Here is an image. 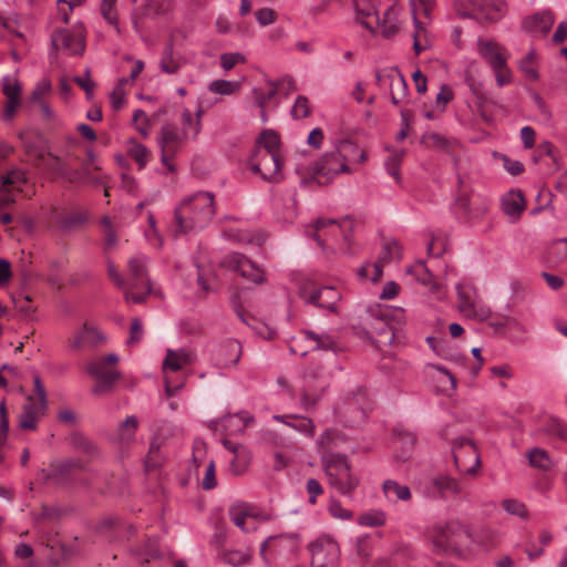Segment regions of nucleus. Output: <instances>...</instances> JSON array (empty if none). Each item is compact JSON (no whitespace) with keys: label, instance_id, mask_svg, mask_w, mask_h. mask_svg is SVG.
<instances>
[{"label":"nucleus","instance_id":"nucleus-1","mask_svg":"<svg viewBox=\"0 0 567 567\" xmlns=\"http://www.w3.org/2000/svg\"><path fill=\"white\" fill-rule=\"evenodd\" d=\"M216 214L215 196L210 192H196L181 200L174 210L175 236L200 230Z\"/></svg>","mask_w":567,"mask_h":567},{"label":"nucleus","instance_id":"nucleus-2","mask_svg":"<svg viewBox=\"0 0 567 567\" xmlns=\"http://www.w3.org/2000/svg\"><path fill=\"white\" fill-rule=\"evenodd\" d=\"M334 148L324 153L315 164L310 167V178L319 185L329 184L336 176L341 173L350 174L352 169L349 163L358 155V162L363 163L367 159V154L359 151L355 143L348 138H339L333 143Z\"/></svg>","mask_w":567,"mask_h":567},{"label":"nucleus","instance_id":"nucleus-3","mask_svg":"<svg viewBox=\"0 0 567 567\" xmlns=\"http://www.w3.org/2000/svg\"><path fill=\"white\" fill-rule=\"evenodd\" d=\"M427 537L440 554L461 553L468 549L473 535L460 519L437 522L427 528Z\"/></svg>","mask_w":567,"mask_h":567},{"label":"nucleus","instance_id":"nucleus-4","mask_svg":"<svg viewBox=\"0 0 567 567\" xmlns=\"http://www.w3.org/2000/svg\"><path fill=\"white\" fill-rule=\"evenodd\" d=\"M391 313L389 308L375 306L368 308L360 317L363 334L380 349L392 346L396 337V331L391 323Z\"/></svg>","mask_w":567,"mask_h":567},{"label":"nucleus","instance_id":"nucleus-5","mask_svg":"<svg viewBox=\"0 0 567 567\" xmlns=\"http://www.w3.org/2000/svg\"><path fill=\"white\" fill-rule=\"evenodd\" d=\"M321 463L329 484L341 495L351 496L359 486L360 478L352 473L347 455L326 452L321 457Z\"/></svg>","mask_w":567,"mask_h":567},{"label":"nucleus","instance_id":"nucleus-6","mask_svg":"<svg viewBox=\"0 0 567 567\" xmlns=\"http://www.w3.org/2000/svg\"><path fill=\"white\" fill-rule=\"evenodd\" d=\"M145 256L137 255L130 258L127 262L130 289L124 292L127 302L142 303L152 291Z\"/></svg>","mask_w":567,"mask_h":567},{"label":"nucleus","instance_id":"nucleus-7","mask_svg":"<svg viewBox=\"0 0 567 567\" xmlns=\"http://www.w3.org/2000/svg\"><path fill=\"white\" fill-rule=\"evenodd\" d=\"M117 362L118 357L114 353H110L86 365L89 375L96 380V384L92 388L93 394L100 395L112 389L113 384L120 378V372L110 365L116 364Z\"/></svg>","mask_w":567,"mask_h":567},{"label":"nucleus","instance_id":"nucleus-8","mask_svg":"<svg viewBox=\"0 0 567 567\" xmlns=\"http://www.w3.org/2000/svg\"><path fill=\"white\" fill-rule=\"evenodd\" d=\"M454 6L462 17H481L488 22L497 21L506 7L502 0H455Z\"/></svg>","mask_w":567,"mask_h":567},{"label":"nucleus","instance_id":"nucleus-9","mask_svg":"<svg viewBox=\"0 0 567 567\" xmlns=\"http://www.w3.org/2000/svg\"><path fill=\"white\" fill-rule=\"evenodd\" d=\"M300 546V536L297 533L269 536L260 545V556L264 560L275 557L289 559L293 557Z\"/></svg>","mask_w":567,"mask_h":567},{"label":"nucleus","instance_id":"nucleus-10","mask_svg":"<svg viewBox=\"0 0 567 567\" xmlns=\"http://www.w3.org/2000/svg\"><path fill=\"white\" fill-rule=\"evenodd\" d=\"M454 464L460 473L475 474L481 465L475 443L466 437H458L452 446Z\"/></svg>","mask_w":567,"mask_h":567},{"label":"nucleus","instance_id":"nucleus-11","mask_svg":"<svg viewBox=\"0 0 567 567\" xmlns=\"http://www.w3.org/2000/svg\"><path fill=\"white\" fill-rule=\"evenodd\" d=\"M312 567H337L340 558L338 543L330 536L322 535L309 545Z\"/></svg>","mask_w":567,"mask_h":567},{"label":"nucleus","instance_id":"nucleus-12","mask_svg":"<svg viewBox=\"0 0 567 567\" xmlns=\"http://www.w3.org/2000/svg\"><path fill=\"white\" fill-rule=\"evenodd\" d=\"M55 50H63L69 55H82L85 51V35L82 27L58 29L51 35Z\"/></svg>","mask_w":567,"mask_h":567},{"label":"nucleus","instance_id":"nucleus-13","mask_svg":"<svg viewBox=\"0 0 567 567\" xmlns=\"http://www.w3.org/2000/svg\"><path fill=\"white\" fill-rule=\"evenodd\" d=\"M250 166L255 173H260L262 178L269 182H279L281 174V155H276L269 151H254L250 157Z\"/></svg>","mask_w":567,"mask_h":567},{"label":"nucleus","instance_id":"nucleus-14","mask_svg":"<svg viewBox=\"0 0 567 567\" xmlns=\"http://www.w3.org/2000/svg\"><path fill=\"white\" fill-rule=\"evenodd\" d=\"M223 265L254 284L259 285L265 281L264 270L243 254L231 252L227 255Z\"/></svg>","mask_w":567,"mask_h":567},{"label":"nucleus","instance_id":"nucleus-15","mask_svg":"<svg viewBox=\"0 0 567 567\" xmlns=\"http://www.w3.org/2000/svg\"><path fill=\"white\" fill-rule=\"evenodd\" d=\"M300 297L306 303L336 313L338 312L337 305L341 299V293L331 286H323L318 289H312L311 291H308L307 287H303L300 290Z\"/></svg>","mask_w":567,"mask_h":567},{"label":"nucleus","instance_id":"nucleus-16","mask_svg":"<svg viewBox=\"0 0 567 567\" xmlns=\"http://www.w3.org/2000/svg\"><path fill=\"white\" fill-rule=\"evenodd\" d=\"M300 334L303 336V338L311 344L309 346V348L302 350L298 346V340L293 338V343L290 346V351L295 354H300L301 357H305L309 351H327L336 349V341L328 333H316L312 330H302Z\"/></svg>","mask_w":567,"mask_h":567},{"label":"nucleus","instance_id":"nucleus-17","mask_svg":"<svg viewBox=\"0 0 567 567\" xmlns=\"http://www.w3.org/2000/svg\"><path fill=\"white\" fill-rule=\"evenodd\" d=\"M2 93L7 97V104L3 111V120L10 121L21 102V85L19 81L11 75L2 79Z\"/></svg>","mask_w":567,"mask_h":567},{"label":"nucleus","instance_id":"nucleus-18","mask_svg":"<svg viewBox=\"0 0 567 567\" xmlns=\"http://www.w3.org/2000/svg\"><path fill=\"white\" fill-rule=\"evenodd\" d=\"M188 137L175 124L166 123L162 126L157 138L161 151L177 152Z\"/></svg>","mask_w":567,"mask_h":567},{"label":"nucleus","instance_id":"nucleus-19","mask_svg":"<svg viewBox=\"0 0 567 567\" xmlns=\"http://www.w3.org/2000/svg\"><path fill=\"white\" fill-rule=\"evenodd\" d=\"M478 53L488 63L491 69H499L507 63L506 50L494 41L478 39Z\"/></svg>","mask_w":567,"mask_h":567},{"label":"nucleus","instance_id":"nucleus-20","mask_svg":"<svg viewBox=\"0 0 567 567\" xmlns=\"http://www.w3.org/2000/svg\"><path fill=\"white\" fill-rule=\"evenodd\" d=\"M45 404L39 403L32 395L28 396V402L23 405L19 416V426L21 430H37L38 421L47 410Z\"/></svg>","mask_w":567,"mask_h":567},{"label":"nucleus","instance_id":"nucleus-21","mask_svg":"<svg viewBox=\"0 0 567 567\" xmlns=\"http://www.w3.org/2000/svg\"><path fill=\"white\" fill-rule=\"evenodd\" d=\"M390 80V96L393 105L409 102V86L406 80L398 68H392L388 74Z\"/></svg>","mask_w":567,"mask_h":567},{"label":"nucleus","instance_id":"nucleus-22","mask_svg":"<svg viewBox=\"0 0 567 567\" xmlns=\"http://www.w3.org/2000/svg\"><path fill=\"white\" fill-rule=\"evenodd\" d=\"M408 272L413 275L419 282L427 286L430 288V292L435 295L436 298L442 299L444 297V287L435 280L434 275L425 266L424 261H417L408 269Z\"/></svg>","mask_w":567,"mask_h":567},{"label":"nucleus","instance_id":"nucleus-23","mask_svg":"<svg viewBox=\"0 0 567 567\" xmlns=\"http://www.w3.org/2000/svg\"><path fill=\"white\" fill-rule=\"evenodd\" d=\"M554 22V14L550 11H543L526 17L522 22V27L532 34H546L551 29Z\"/></svg>","mask_w":567,"mask_h":567},{"label":"nucleus","instance_id":"nucleus-24","mask_svg":"<svg viewBox=\"0 0 567 567\" xmlns=\"http://www.w3.org/2000/svg\"><path fill=\"white\" fill-rule=\"evenodd\" d=\"M254 422V416L248 412H239L224 416L219 425L226 435L241 434Z\"/></svg>","mask_w":567,"mask_h":567},{"label":"nucleus","instance_id":"nucleus-25","mask_svg":"<svg viewBox=\"0 0 567 567\" xmlns=\"http://www.w3.org/2000/svg\"><path fill=\"white\" fill-rule=\"evenodd\" d=\"M158 65L161 71L167 74H176L182 68L183 58L175 52L172 40L165 45Z\"/></svg>","mask_w":567,"mask_h":567},{"label":"nucleus","instance_id":"nucleus-26","mask_svg":"<svg viewBox=\"0 0 567 567\" xmlns=\"http://www.w3.org/2000/svg\"><path fill=\"white\" fill-rule=\"evenodd\" d=\"M501 206L507 216L516 220L525 208V199L520 192H509L503 196Z\"/></svg>","mask_w":567,"mask_h":567},{"label":"nucleus","instance_id":"nucleus-27","mask_svg":"<svg viewBox=\"0 0 567 567\" xmlns=\"http://www.w3.org/2000/svg\"><path fill=\"white\" fill-rule=\"evenodd\" d=\"M382 492L390 502H409L412 498V493L408 485L400 484L391 478L383 481Z\"/></svg>","mask_w":567,"mask_h":567},{"label":"nucleus","instance_id":"nucleus-28","mask_svg":"<svg viewBox=\"0 0 567 567\" xmlns=\"http://www.w3.org/2000/svg\"><path fill=\"white\" fill-rule=\"evenodd\" d=\"M456 292L458 298V308L466 315L475 312L476 306V289L470 284H458L456 286Z\"/></svg>","mask_w":567,"mask_h":567},{"label":"nucleus","instance_id":"nucleus-29","mask_svg":"<svg viewBox=\"0 0 567 567\" xmlns=\"http://www.w3.org/2000/svg\"><path fill=\"white\" fill-rule=\"evenodd\" d=\"M432 485L442 498L460 495L463 491L462 484L458 480L447 475L434 477L432 480Z\"/></svg>","mask_w":567,"mask_h":567},{"label":"nucleus","instance_id":"nucleus-30","mask_svg":"<svg viewBox=\"0 0 567 567\" xmlns=\"http://www.w3.org/2000/svg\"><path fill=\"white\" fill-rule=\"evenodd\" d=\"M103 339V334L100 333L95 328L84 324L83 329L74 334L70 347L73 350H79L85 346H95Z\"/></svg>","mask_w":567,"mask_h":567},{"label":"nucleus","instance_id":"nucleus-31","mask_svg":"<svg viewBox=\"0 0 567 567\" xmlns=\"http://www.w3.org/2000/svg\"><path fill=\"white\" fill-rule=\"evenodd\" d=\"M399 244L395 240H388L383 243L378 260L373 264L374 276L372 280L377 281L382 276V268L385 264L390 262L393 257L399 256Z\"/></svg>","mask_w":567,"mask_h":567},{"label":"nucleus","instance_id":"nucleus-32","mask_svg":"<svg viewBox=\"0 0 567 567\" xmlns=\"http://www.w3.org/2000/svg\"><path fill=\"white\" fill-rule=\"evenodd\" d=\"M377 22L378 25L382 28V35L386 39H390L394 37L399 31V24L396 21V10L394 6L389 7L384 13L383 17L380 18L377 14Z\"/></svg>","mask_w":567,"mask_h":567},{"label":"nucleus","instance_id":"nucleus-33","mask_svg":"<svg viewBox=\"0 0 567 567\" xmlns=\"http://www.w3.org/2000/svg\"><path fill=\"white\" fill-rule=\"evenodd\" d=\"M192 363L190 354L185 350H172L168 349L166 352L165 360L163 362L164 370L169 369L172 371H178L184 365Z\"/></svg>","mask_w":567,"mask_h":567},{"label":"nucleus","instance_id":"nucleus-34","mask_svg":"<svg viewBox=\"0 0 567 567\" xmlns=\"http://www.w3.org/2000/svg\"><path fill=\"white\" fill-rule=\"evenodd\" d=\"M255 151H269L280 155V138L272 130H265L257 140Z\"/></svg>","mask_w":567,"mask_h":567},{"label":"nucleus","instance_id":"nucleus-35","mask_svg":"<svg viewBox=\"0 0 567 567\" xmlns=\"http://www.w3.org/2000/svg\"><path fill=\"white\" fill-rule=\"evenodd\" d=\"M252 556V553L249 548L241 550V549H228L224 550L220 554V558L224 563L234 566V567H240L243 565H246L250 561Z\"/></svg>","mask_w":567,"mask_h":567},{"label":"nucleus","instance_id":"nucleus-36","mask_svg":"<svg viewBox=\"0 0 567 567\" xmlns=\"http://www.w3.org/2000/svg\"><path fill=\"white\" fill-rule=\"evenodd\" d=\"M528 462L530 466L540 470V471H549L553 466V462L548 455V453L539 447H534L527 453Z\"/></svg>","mask_w":567,"mask_h":567},{"label":"nucleus","instance_id":"nucleus-37","mask_svg":"<svg viewBox=\"0 0 567 567\" xmlns=\"http://www.w3.org/2000/svg\"><path fill=\"white\" fill-rule=\"evenodd\" d=\"M229 517L231 522L241 530L247 532L250 527H246V520L251 518L249 507L245 503L234 504L229 508Z\"/></svg>","mask_w":567,"mask_h":567},{"label":"nucleus","instance_id":"nucleus-38","mask_svg":"<svg viewBox=\"0 0 567 567\" xmlns=\"http://www.w3.org/2000/svg\"><path fill=\"white\" fill-rule=\"evenodd\" d=\"M251 454L246 446H241L234 453V458L230 461V472L235 475L243 474L250 464Z\"/></svg>","mask_w":567,"mask_h":567},{"label":"nucleus","instance_id":"nucleus-39","mask_svg":"<svg viewBox=\"0 0 567 567\" xmlns=\"http://www.w3.org/2000/svg\"><path fill=\"white\" fill-rule=\"evenodd\" d=\"M224 236L227 239L238 244L256 243L257 245H261L264 243V238L261 236H255L249 231L233 227L225 229Z\"/></svg>","mask_w":567,"mask_h":567},{"label":"nucleus","instance_id":"nucleus-40","mask_svg":"<svg viewBox=\"0 0 567 567\" xmlns=\"http://www.w3.org/2000/svg\"><path fill=\"white\" fill-rule=\"evenodd\" d=\"M127 153L138 164L140 169H143L152 157L150 150L134 140L130 142Z\"/></svg>","mask_w":567,"mask_h":567},{"label":"nucleus","instance_id":"nucleus-41","mask_svg":"<svg viewBox=\"0 0 567 567\" xmlns=\"http://www.w3.org/2000/svg\"><path fill=\"white\" fill-rule=\"evenodd\" d=\"M137 427V417L135 415L127 416L118 426V439L121 443H131L134 440Z\"/></svg>","mask_w":567,"mask_h":567},{"label":"nucleus","instance_id":"nucleus-42","mask_svg":"<svg viewBox=\"0 0 567 567\" xmlns=\"http://www.w3.org/2000/svg\"><path fill=\"white\" fill-rule=\"evenodd\" d=\"M518 69L524 73V75L530 80L536 81L539 78V74L536 70V53L534 50H530L519 62Z\"/></svg>","mask_w":567,"mask_h":567},{"label":"nucleus","instance_id":"nucleus-43","mask_svg":"<svg viewBox=\"0 0 567 567\" xmlns=\"http://www.w3.org/2000/svg\"><path fill=\"white\" fill-rule=\"evenodd\" d=\"M70 442L74 449L87 455L94 456L97 453L96 445L82 433L75 432L71 434Z\"/></svg>","mask_w":567,"mask_h":567},{"label":"nucleus","instance_id":"nucleus-44","mask_svg":"<svg viewBox=\"0 0 567 567\" xmlns=\"http://www.w3.org/2000/svg\"><path fill=\"white\" fill-rule=\"evenodd\" d=\"M183 133L189 137L196 138L202 130L200 120H195L192 112L185 109L182 113Z\"/></svg>","mask_w":567,"mask_h":567},{"label":"nucleus","instance_id":"nucleus-45","mask_svg":"<svg viewBox=\"0 0 567 567\" xmlns=\"http://www.w3.org/2000/svg\"><path fill=\"white\" fill-rule=\"evenodd\" d=\"M368 3H370L371 10L363 9L361 7V2L359 0H353V7L355 11V20L365 29L370 30L371 32H374V29L370 25L369 22L364 20V18H368L370 16L377 14V3L375 0H367Z\"/></svg>","mask_w":567,"mask_h":567},{"label":"nucleus","instance_id":"nucleus-46","mask_svg":"<svg viewBox=\"0 0 567 567\" xmlns=\"http://www.w3.org/2000/svg\"><path fill=\"white\" fill-rule=\"evenodd\" d=\"M394 436H395V444H399L403 450L402 457H408V454L413 450L415 445V435L412 432L402 430V429H395L394 430Z\"/></svg>","mask_w":567,"mask_h":567},{"label":"nucleus","instance_id":"nucleus-47","mask_svg":"<svg viewBox=\"0 0 567 567\" xmlns=\"http://www.w3.org/2000/svg\"><path fill=\"white\" fill-rule=\"evenodd\" d=\"M116 0H102L101 2V14L103 18L114 27L117 34H121V28L118 24V17L115 10Z\"/></svg>","mask_w":567,"mask_h":567},{"label":"nucleus","instance_id":"nucleus-48","mask_svg":"<svg viewBox=\"0 0 567 567\" xmlns=\"http://www.w3.org/2000/svg\"><path fill=\"white\" fill-rule=\"evenodd\" d=\"M367 393L363 389L359 388L355 392L352 393L351 396L347 399V405L349 409L358 408V417L363 419L365 416V408H367Z\"/></svg>","mask_w":567,"mask_h":567},{"label":"nucleus","instance_id":"nucleus-49","mask_svg":"<svg viewBox=\"0 0 567 567\" xmlns=\"http://www.w3.org/2000/svg\"><path fill=\"white\" fill-rule=\"evenodd\" d=\"M75 467H82V464L80 461L75 462L72 460H66V461L60 462L59 464L53 466L52 471L50 473H48L47 476L43 477V480L50 481V480L56 478V476H59V475H61V476L66 475Z\"/></svg>","mask_w":567,"mask_h":567},{"label":"nucleus","instance_id":"nucleus-50","mask_svg":"<svg viewBox=\"0 0 567 567\" xmlns=\"http://www.w3.org/2000/svg\"><path fill=\"white\" fill-rule=\"evenodd\" d=\"M87 220L86 212L78 210L64 215L60 219V227L62 229H71L75 226L83 225Z\"/></svg>","mask_w":567,"mask_h":567},{"label":"nucleus","instance_id":"nucleus-51","mask_svg":"<svg viewBox=\"0 0 567 567\" xmlns=\"http://www.w3.org/2000/svg\"><path fill=\"white\" fill-rule=\"evenodd\" d=\"M358 522L363 526L379 527L385 524L386 515L382 511H373L361 515Z\"/></svg>","mask_w":567,"mask_h":567},{"label":"nucleus","instance_id":"nucleus-52","mask_svg":"<svg viewBox=\"0 0 567 567\" xmlns=\"http://www.w3.org/2000/svg\"><path fill=\"white\" fill-rule=\"evenodd\" d=\"M311 114L310 103L307 96L298 95L291 107L293 118H305Z\"/></svg>","mask_w":567,"mask_h":567},{"label":"nucleus","instance_id":"nucleus-53","mask_svg":"<svg viewBox=\"0 0 567 567\" xmlns=\"http://www.w3.org/2000/svg\"><path fill=\"white\" fill-rule=\"evenodd\" d=\"M238 86L239 85L237 83L228 80H215L209 84L208 89L215 94L230 95L238 89Z\"/></svg>","mask_w":567,"mask_h":567},{"label":"nucleus","instance_id":"nucleus-54","mask_svg":"<svg viewBox=\"0 0 567 567\" xmlns=\"http://www.w3.org/2000/svg\"><path fill=\"white\" fill-rule=\"evenodd\" d=\"M503 507L511 515H515L520 518L527 517L528 512H527L525 504L517 499H514V498L504 499Z\"/></svg>","mask_w":567,"mask_h":567},{"label":"nucleus","instance_id":"nucleus-55","mask_svg":"<svg viewBox=\"0 0 567 567\" xmlns=\"http://www.w3.org/2000/svg\"><path fill=\"white\" fill-rule=\"evenodd\" d=\"M545 431L563 441H567V425L558 419H550L545 425Z\"/></svg>","mask_w":567,"mask_h":567},{"label":"nucleus","instance_id":"nucleus-56","mask_svg":"<svg viewBox=\"0 0 567 567\" xmlns=\"http://www.w3.org/2000/svg\"><path fill=\"white\" fill-rule=\"evenodd\" d=\"M246 58L239 52H226L220 55V66L229 71L238 63H245Z\"/></svg>","mask_w":567,"mask_h":567},{"label":"nucleus","instance_id":"nucleus-57","mask_svg":"<svg viewBox=\"0 0 567 567\" xmlns=\"http://www.w3.org/2000/svg\"><path fill=\"white\" fill-rule=\"evenodd\" d=\"M255 18L259 25L267 27L275 23L278 16L274 9L265 7L255 12Z\"/></svg>","mask_w":567,"mask_h":567},{"label":"nucleus","instance_id":"nucleus-58","mask_svg":"<svg viewBox=\"0 0 567 567\" xmlns=\"http://www.w3.org/2000/svg\"><path fill=\"white\" fill-rule=\"evenodd\" d=\"M288 424L308 436H313L315 434L313 422L308 417L295 416V422Z\"/></svg>","mask_w":567,"mask_h":567},{"label":"nucleus","instance_id":"nucleus-59","mask_svg":"<svg viewBox=\"0 0 567 567\" xmlns=\"http://www.w3.org/2000/svg\"><path fill=\"white\" fill-rule=\"evenodd\" d=\"M355 553L360 558H369L372 554V540L368 536H360L355 540Z\"/></svg>","mask_w":567,"mask_h":567},{"label":"nucleus","instance_id":"nucleus-60","mask_svg":"<svg viewBox=\"0 0 567 567\" xmlns=\"http://www.w3.org/2000/svg\"><path fill=\"white\" fill-rule=\"evenodd\" d=\"M144 334L142 320L137 317L132 319L131 328H130V337L127 339L128 344L138 343Z\"/></svg>","mask_w":567,"mask_h":567},{"label":"nucleus","instance_id":"nucleus-61","mask_svg":"<svg viewBox=\"0 0 567 567\" xmlns=\"http://www.w3.org/2000/svg\"><path fill=\"white\" fill-rule=\"evenodd\" d=\"M73 81L84 90L86 96L90 99L93 95V90L95 87V83L91 80V71L87 68L84 73V78L74 76Z\"/></svg>","mask_w":567,"mask_h":567},{"label":"nucleus","instance_id":"nucleus-62","mask_svg":"<svg viewBox=\"0 0 567 567\" xmlns=\"http://www.w3.org/2000/svg\"><path fill=\"white\" fill-rule=\"evenodd\" d=\"M329 513L338 519H350L352 512L344 508L338 499H331L329 504Z\"/></svg>","mask_w":567,"mask_h":567},{"label":"nucleus","instance_id":"nucleus-63","mask_svg":"<svg viewBox=\"0 0 567 567\" xmlns=\"http://www.w3.org/2000/svg\"><path fill=\"white\" fill-rule=\"evenodd\" d=\"M426 141L431 144V146L441 151H449L453 143L451 140L437 133L427 135Z\"/></svg>","mask_w":567,"mask_h":567},{"label":"nucleus","instance_id":"nucleus-64","mask_svg":"<svg viewBox=\"0 0 567 567\" xmlns=\"http://www.w3.org/2000/svg\"><path fill=\"white\" fill-rule=\"evenodd\" d=\"M454 97L453 90L447 84L440 86V92L436 95V106L441 110H445L446 104L450 103Z\"/></svg>","mask_w":567,"mask_h":567}]
</instances>
